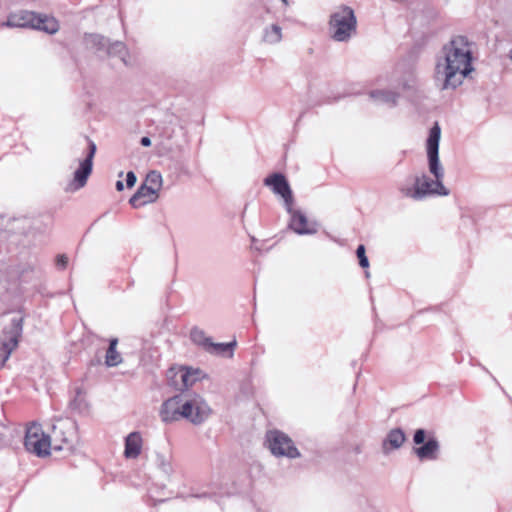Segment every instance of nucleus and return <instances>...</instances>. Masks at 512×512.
Returning <instances> with one entry per match:
<instances>
[{
    "label": "nucleus",
    "instance_id": "obj_1",
    "mask_svg": "<svg viewBox=\"0 0 512 512\" xmlns=\"http://www.w3.org/2000/svg\"><path fill=\"white\" fill-rule=\"evenodd\" d=\"M473 70L468 39L461 35L455 36L436 56L434 81L441 90H455Z\"/></svg>",
    "mask_w": 512,
    "mask_h": 512
},
{
    "label": "nucleus",
    "instance_id": "obj_2",
    "mask_svg": "<svg viewBox=\"0 0 512 512\" xmlns=\"http://www.w3.org/2000/svg\"><path fill=\"white\" fill-rule=\"evenodd\" d=\"M441 138V128L436 122L429 131L426 142L427 158L429 172L434 179L426 174L415 176L413 186L401 185L400 193L407 198L419 201L429 196H448L450 194L444 184V168L439 160V142Z\"/></svg>",
    "mask_w": 512,
    "mask_h": 512
},
{
    "label": "nucleus",
    "instance_id": "obj_3",
    "mask_svg": "<svg viewBox=\"0 0 512 512\" xmlns=\"http://www.w3.org/2000/svg\"><path fill=\"white\" fill-rule=\"evenodd\" d=\"M357 31V19L353 9L341 5L330 15L329 32L331 38L337 42H347Z\"/></svg>",
    "mask_w": 512,
    "mask_h": 512
},
{
    "label": "nucleus",
    "instance_id": "obj_4",
    "mask_svg": "<svg viewBox=\"0 0 512 512\" xmlns=\"http://www.w3.org/2000/svg\"><path fill=\"white\" fill-rule=\"evenodd\" d=\"M0 27H31L49 34H54L59 30L58 21L54 17L38 15L30 11H21L19 13L10 14L7 20L0 24Z\"/></svg>",
    "mask_w": 512,
    "mask_h": 512
},
{
    "label": "nucleus",
    "instance_id": "obj_5",
    "mask_svg": "<svg viewBox=\"0 0 512 512\" xmlns=\"http://www.w3.org/2000/svg\"><path fill=\"white\" fill-rule=\"evenodd\" d=\"M54 450L72 451L78 443L77 424L71 418H60L52 425L51 434Z\"/></svg>",
    "mask_w": 512,
    "mask_h": 512
},
{
    "label": "nucleus",
    "instance_id": "obj_6",
    "mask_svg": "<svg viewBox=\"0 0 512 512\" xmlns=\"http://www.w3.org/2000/svg\"><path fill=\"white\" fill-rule=\"evenodd\" d=\"M52 443L51 436L44 433L41 425L34 423L27 428L24 445L29 452L45 457L50 454Z\"/></svg>",
    "mask_w": 512,
    "mask_h": 512
},
{
    "label": "nucleus",
    "instance_id": "obj_7",
    "mask_svg": "<svg viewBox=\"0 0 512 512\" xmlns=\"http://www.w3.org/2000/svg\"><path fill=\"white\" fill-rule=\"evenodd\" d=\"M268 448L274 456L295 459L300 457V452L293 440L279 430H271L266 434Z\"/></svg>",
    "mask_w": 512,
    "mask_h": 512
},
{
    "label": "nucleus",
    "instance_id": "obj_8",
    "mask_svg": "<svg viewBox=\"0 0 512 512\" xmlns=\"http://www.w3.org/2000/svg\"><path fill=\"white\" fill-rule=\"evenodd\" d=\"M22 334V319L13 318L8 327L3 331V339L0 343V369L4 367L12 352L17 348Z\"/></svg>",
    "mask_w": 512,
    "mask_h": 512
},
{
    "label": "nucleus",
    "instance_id": "obj_9",
    "mask_svg": "<svg viewBox=\"0 0 512 512\" xmlns=\"http://www.w3.org/2000/svg\"><path fill=\"white\" fill-rule=\"evenodd\" d=\"M183 408L184 411H182V413L184 414V418L195 425L203 423L211 413L208 404L199 396L186 401Z\"/></svg>",
    "mask_w": 512,
    "mask_h": 512
},
{
    "label": "nucleus",
    "instance_id": "obj_10",
    "mask_svg": "<svg viewBox=\"0 0 512 512\" xmlns=\"http://www.w3.org/2000/svg\"><path fill=\"white\" fill-rule=\"evenodd\" d=\"M264 185L270 187L275 194L284 199L287 211L291 213L293 195L285 176L281 173H273L264 179Z\"/></svg>",
    "mask_w": 512,
    "mask_h": 512
},
{
    "label": "nucleus",
    "instance_id": "obj_11",
    "mask_svg": "<svg viewBox=\"0 0 512 512\" xmlns=\"http://www.w3.org/2000/svg\"><path fill=\"white\" fill-rule=\"evenodd\" d=\"M199 370L187 368H171L168 370L167 376L170 385L176 390L183 391L192 386L199 379Z\"/></svg>",
    "mask_w": 512,
    "mask_h": 512
},
{
    "label": "nucleus",
    "instance_id": "obj_12",
    "mask_svg": "<svg viewBox=\"0 0 512 512\" xmlns=\"http://www.w3.org/2000/svg\"><path fill=\"white\" fill-rule=\"evenodd\" d=\"M95 153L96 144L93 141H89L88 153L86 157L80 161L79 167L74 173L75 189H80L85 186L87 179L92 172Z\"/></svg>",
    "mask_w": 512,
    "mask_h": 512
},
{
    "label": "nucleus",
    "instance_id": "obj_13",
    "mask_svg": "<svg viewBox=\"0 0 512 512\" xmlns=\"http://www.w3.org/2000/svg\"><path fill=\"white\" fill-rule=\"evenodd\" d=\"M184 403L180 395H176L166 400L161 407L160 416L164 422H173L184 418Z\"/></svg>",
    "mask_w": 512,
    "mask_h": 512
},
{
    "label": "nucleus",
    "instance_id": "obj_14",
    "mask_svg": "<svg viewBox=\"0 0 512 512\" xmlns=\"http://www.w3.org/2000/svg\"><path fill=\"white\" fill-rule=\"evenodd\" d=\"M291 220L289 227L299 235H312L318 231L316 222H309L306 215L300 210H293L289 213Z\"/></svg>",
    "mask_w": 512,
    "mask_h": 512
},
{
    "label": "nucleus",
    "instance_id": "obj_15",
    "mask_svg": "<svg viewBox=\"0 0 512 512\" xmlns=\"http://www.w3.org/2000/svg\"><path fill=\"white\" fill-rule=\"evenodd\" d=\"M158 197V193L153 188L148 187L147 184H142L130 198L129 203L132 207L139 208L146 204L154 203Z\"/></svg>",
    "mask_w": 512,
    "mask_h": 512
},
{
    "label": "nucleus",
    "instance_id": "obj_16",
    "mask_svg": "<svg viewBox=\"0 0 512 512\" xmlns=\"http://www.w3.org/2000/svg\"><path fill=\"white\" fill-rule=\"evenodd\" d=\"M405 439V434L401 429H392L391 431H389L385 440L383 441V452L385 454H388L390 450L399 449L403 445Z\"/></svg>",
    "mask_w": 512,
    "mask_h": 512
},
{
    "label": "nucleus",
    "instance_id": "obj_17",
    "mask_svg": "<svg viewBox=\"0 0 512 512\" xmlns=\"http://www.w3.org/2000/svg\"><path fill=\"white\" fill-rule=\"evenodd\" d=\"M438 451L439 443L435 438H429L422 446L414 448V453L420 460H434Z\"/></svg>",
    "mask_w": 512,
    "mask_h": 512
},
{
    "label": "nucleus",
    "instance_id": "obj_18",
    "mask_svg": "<svg viewBox=\"0 0 512 512\" xmlns=\"http://www.w3.org/2000/svg\"><path fill=\"white\" fill-rule=\"evenodd\" d=\"M142 437L138 432L130 433L125 439L124 455L126 458H136L141 452Z\"/></svg>",
    "mask_w": 512,
    "mask_h": 512
},
{
    "label": "nucleus",
    "instance_id": "obj_19",
    "mask_svg": "<svg viewBox=\"0 0 512 512\" xmlns=\"http://www.w3.org/2000/svg\"><path fill=\"white\" fill-rule=\"evenodd\" d=\"M106 54L108 57H118L126 66L131 65L128 48L121 41L110 42Z\"/></svg>",
    "mask_w": 512,
    "mask_h": 512
},
{
    "label": "nucleus",
    "instance_id": "obj_20",
    "mask_svg": "<svg viewBox=\"0 0 512 512\" xmlns=\"http://www.w3.org/2000/svg\"><path fill=\"white\" fill-rule=\"evenodd\" d=\"M85 45L94 52H107L110 40L99 34H88L84 38Z\"/></svg>",
    "mask_w": 512,
    "mask_h": 512
},
{
    "label": "nucleus",
    "instance_id": "obj_21",
    "mask_svg": "<svg viewBox=\"0 0 512 512\" xmlns=\"http://www.w3.org/2000/svg\"><path fill=\"white\" fill-rule=\"evenodd\" d=\"M118 339L112 338L105 356V364L108 367H115L122 362L121 354L117 351Z\"/></svg>",
    "mask_w": 512,
    "mask_h": 512
},
{
    "label": "nucleus",
    "instance_id": "obj_22",
    "mask_svg": "<svg viewBox=\"0 0 512 512\" xmlns=\"http://www.w3.org/2000/svg\"><path fill=\"white\" fill-rule=\"evenodd\" d=\"M371 98L381 104L393 106L396 104L398 94L391 90H374L370 93Z\"/></svg>",
    "mask_w": 512,
    "mask_h": 512
},
{
    "label": "nucleus",
    "instance_id": "obj_23",
    "mask_svg": "<svg viewBox=\"0 0 512 512\" xmlns=\"http://www.w3.org/2000/svg\"><path fill=\"white\" fill-rule=\"evenodd\" d=\"M236 344V340H233L229 343H214L211 340L209 346L207 347V352L211 354L222 355L229 351V356L232 357L233 349L236 346Z\"/></svg>",
    "mask_w": 512,
    "mask_h": 512
},
{
    "label": "nucleus",
    "instance_id": "obj_24",
    "mask_svg": "<svg viewBox=\"0 0 512 512\" xmlns=\"http://www.w3.org/2000/svg\"><path fill=\"white\" fill-rule=\"evenodd\" d=\"M282 39V29L280 26L273 24L265 29L263 40L269 44L279 43Z\"/></svg>",
    "mask_w": 512,
    "mask_h": 512
},
{
    "label": "nucleus",
    "instance_id": "obj_25",
    "mask_svg": "<svg viewBox=\"0 0 512 512\" xmlns=\"http://www.w3.org/2000/svg\"><path fill=\"white\" fill-rule=\"evenodd\" d=\"M191 340L204 348L207 351V347L211 342V338L206 336L205 332L199 328H193L190 333Z\"/></svg>",
    "mask_w": 512,
    "mask_h": 512
},
{
    "label": "nucleus",
    "instance_id": "obj_26",
    "mask_svg": "<svg viewBox=\"0 0 512 512\" xmlns=\"http://www.w3.org/2000/svg\"><path fill=\"white\" fill-rule=\"evenodd\" d=\"M162 182V175L158 171L153 170L147 174L143 184H147L148 187L153 188L158 193L162 187Z\"/></svg>",
    "mask_w": 512,
    "mask_h": 512
},
{
    "label": "nucleus",
    "instance_id": "obj_27",
    "mask_svg": "<svg viewBox=\"0 0 512 512\" xmlns=\"http://www.w3.org/2000/svg\"><path fill=\"white\" fill-rule=\"evenodd\" d=\"M357 257L359 259V265L362 268H367L369 266L368 258L365 254V247L364 245H359L356 250Z\"/></svg>",
    "mask_w": 512,
    "mask_h": 512
},
{
    "label": "nucleus",
    "instance_id": "obj_28",
    "mask_svg": "<svg viewBox=\"0 0 512 512\" xmlns=\"http://www.w3.org/2000/svg\"><path fill=\"white\" fill-rule=\"evenodd\" d=\"M414 83L415 75L412 71H409L404 75L400 85H402L403 89H410L414 86Z\"/></svg>",
    "mask_w": 512,
    "mask_h": 512
},
{
    "label": "nucleus",
    "instance_id": "obj_29",
    "mask_svg": "<svg viewBox=\"0 0 512 512\" xmlns=\"http://www.w3.org/2000/svg\"><path fill=\"white\" fill-rule=\"evenodd\" d=\"M426 432L423 429H417L414 433L413 441L415 444H423L425 441Z\"/></svg>",
    "mask_w": 512,
    "mask_h": 512
},
{
    "label": "nucleus",
    "instance_id": "obj_30",
    "mask_svg": "<svg viewBox=\"0 0 512 512\" xmlns=\"http://www.w3.org/2000/svg\"><path fill=\"white\" fill-rule=\"evenodd\" d=\"M137 181V177L133 171H129L126 174V185L128 188H132Z\"/></svg>",
    "mask_w": 512,
    "mask_h": 512
},
{
    "label": "nucleus",
    "instance_id": "obj_31",
    "mask_svg": "<svg viewBox=\"0 0 512 512\" xmlns=\"http://www.w3.org/2000/svg\"><path fill=\"white\" fill-rule=\"evenodd\" d=\"M68 264V257L64 254L58 255L56 258V265L64 269Z\"/></svg>",
    "mask_w": 512,
    "mask_h": 512
},
{
    "label": "nucleus",
    "instance_id": "obj_32",
    "mask_svg": "<svg viewBox=\"0 0 512 512\" xmlns=\"http://www.w3.org/2000/svg\"><path fill=\"white\" fill-rule=\"evenodd\" d=\"M161 468L164 473L169 474L171 472V465L166 462L164 459L161 461Z\"/></svg>",
    "mask_w": 512,
    "mask_h": 512
},
{
    "label": "nucleus",
    "instance_id": "obj_33",
    "mask_svg": "<svg viewBox=\"0 0 512 512\" xmlns=\"http://www.w3.org/2000/svg\"><path fill=\"white\" fill-rule=\"evenodd\" d=\"M140 143L144 147H149L151 145V139L149 137H142Z\"/></svg>",
    "mask_w": 512,
    "mask_h": 512
},
{
    "label": "nucleus",
    "instance_id": "obj_34",
    "mask_svg": "<svg viewBox=\"0 0 512 512\" xmlns=\"http://www.w3.org/2000/svg\"><path fill=\"white\" fill-rule=\"evenodd\" d=\"M116 189L118 191H122L124 189V185H123V182L122 181H117L116 182Z\"/></svg>",
    "mask_w": 512,
    "mask_h": 512
},
{
    "label": "nucleus",
    "instance_id": "obj_35",
    "mask_svg": "<svg viewBox=\"0 0 512 512\" xmlns=\"http://www.w3.org/2000/svg\"><path fill=\"white\" fill-rule=\"evenodd\" d=\"M282 2H283L284 4H286V5L288 4V1H287V0H282Z\"/></svg>",
    "mask_w": 512,
    "mask_h": 512
},
{
    "label": "nucleus",
    "instance_id": "obj_36",
    "mask_svg": "<svg viewBox=\"0 0 512 512\" xmlns=\"http://www.w3.org/2000/svg\"><path fill=\"white\" fill-rule=\"evenodd\" d=\"M509 57L512 60V50L510 51Z\"/></svg>",
    "mask_w": 512,
    "mask_h": 512
}]
</instances>
